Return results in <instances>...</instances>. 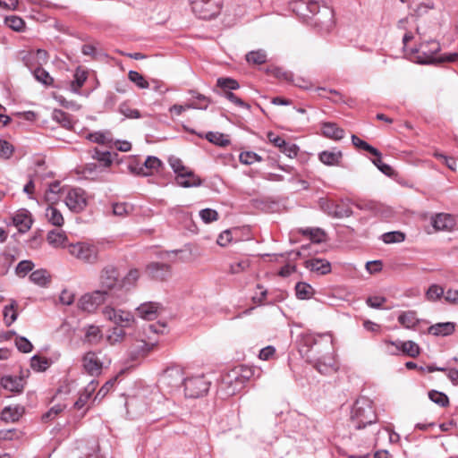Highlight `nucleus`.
I'll return each mask as SVG.
<instances>
[{
  "mask_svg": "<svg viewBox=\"0 0 458 458\" xmlns=\"http://www.w3.org/2000/svg\"><path fill=\"white\" fill-rule=\"evenodd\" d=\"M416 32L420 43L418 47L412 48L416 63L420 64H432L441 63H454L458 60V52L439 54L440 44L434 39L426 38V30L421 26H416Z\"/></svg>",
  "mask_w": 458,
  "mask_h": 458,
  "instance_id": "nucleus-1",
  "label": "nucleus"
},
{
  "mask_svg": "<svg viewBox=\"0 0 458 458\" xmlns=\"http://www.w3.org/2000/svg\"><path fill=\"white\" fill-rule=\"evenodd\" d=\"M377 414L372 400L360 396L352 406L350 421L357 430L364 429L377 422Z\"/></svg>",
  "mask_w": 458,
  "mask_h": 458,
  "instance_id": "nucleus-2",
  "label": "nucleus"
},
{
  "mask_svg": "<svg viewBox=\"0 0 458 458\" xmlns=\"http://www.w3.org/2000/svg\"><path fill=\"white\" fill-rule=\"evenodd\" d=\"M291 10L298 16L307 19L316 15H323L327 18V22L332 23L333 11L327 6H323L320 11V5L313 0H295L290 4Z\"/></svg>",
  "mask_w": 458,
  "mask_h": 458,
  "instance_id": "nucleus-3",
  "label": "nucleus"
},
{
  "mask_svg": "<svg viewBox=\"0 0 458 458\" xmlns=\"http://www.w3.org/2000/svg\"><path fill=\"white\" fill-rule=\"evenodd\" d=\"M168 163L176 174V182L183 188L200 186L202 182L199 177L194 174L193 171L184 166L182 161L176 157H170Z\"/></svg>",
  "mask_w": 458,
  "mask_h": 458,
  "instance_id": "nucleus-4",
  "label": "nucleus"
},
{
  "mask_svg": "<svg viewBox=\"0 0 458 458\" xmlns=\"http://www.w3.org/2000/svg\"><path fill=\"white\" fill-rule=\"evenodd\" d=\"M192 12L199 19L209 20L216 17L222 8V0H189Z\"/></svg>",
  "mask_w": 458,
  "mask_h": 458,
  "instance_id": "nucleus-5",
  "label": "nucleus"
},
{
  "mask_svg": "<svg viewBox=\"0 0 458 458\" xmlns=\"http://www.w3.org/2000/svg\"><path fill=\"white\" fill-rule=\"evenodd\" d=\"M183 386L185 397L199 398L208 392L210 381L204 375H199L185 378Z\"/></svg>",
  "mask_w": 458,
  "mask_h": 458,
  "instance_id": "nucleus-6",
  "label": "nucleus"
},
{
  "mask_svg": "<svg viewBox=\"0 0 458 458\" xmlns=\"http://www.w3.org/2000/svg\"><path fill=\"white\" fill-rule=\"evenodd\" d=\"M68 251L85 263L94 264L98 261V250L95 245L85 242L72 243L68 244Z\"/></svg>",
  "mask_w": 458,
  "mask_h": 458,
  "instance_id": "nucleus-7",
  "label": "nucleus"
},
{
  "mask_svg": "<svg viewBox=\"0 0 458 458\" xmlns=\"http://www.w3.org/2000/svg\"><path fill=\"white\" fill-rule=\"evenodd\" d=\"M102 313L105 318L113 322L115 327H130L134 322V317L130 311L106 306Z\"/></svg>",
  "mask_w": 458,
  "mask_h": 458,
  "instance_id": "nucleus-8",
  "label": "nucleus"
},
{
  "mask_svg": "<svg viewBox=\"0 0 458 458\" xmlns=\"http://www.w3.org/2000/svg\"><path fill=\"white\" fill-rule=\"evenodd\" d=\"M239 371H241V368L235 367L223 376L220 388L225 390L228 395L235 394L245 385Z\"/></svg>",
  "mask_w": 458,
  "mask_h": 458,
  "instance_id": "nucleus-9",
  "label": "nucleus"
},
{
  "mask_svg": "<svg viewBox=\"0 0 458 458\" xmlns=\"http://www.w3.org/2000/svg\"><path fill=\"white\" fill-rule=\"evenodd\" d=\"M108 293L105 290H97L90 293H86L79 301V308L86 312H93L107 298Z\"/></svg>",
  "mask_w": 458,
  "mask_h": 458,
  "instance_id": "nucleus-10",
  "label": "nucleus"
},
{
  "mask_svg": "<svg viewBox=\"0 0 458 458\" xmlns=\"http://www.w3.org/2000/svg\"><path fill=\"white\" fill-rule=\"evenodd\" d=\"M162 165L161 160L154 156H148L144 164H134L131 163L128 165L129 170L137 175L148 176L153 171H157L158 168Z\"/></svg>",
  "mask_w": 458,
  "mask_h": 458,
  "instance_id": "nucleus-11",
  "label": "nucleus"
},
{
  "mask_svg": "<svg viewBox=\"0 0 458 458\" xmlns=\"http://www.w3.org/2000/svg\"><path fill=\"white\" fill-rule=\"evenodd\" d=\"M65 204L72 212L82 211L87 206L85 191L81 188L71 189L65 197Z\"/></svg>",
  "mask_w": 458,
  "mask_h": 458,
  "instance_id": "nucleus-12",
  "label": "nucleus"
},
{
  "mask_svg": "<svg viewBox=\"0 0 458 458\" xmlns=\"http://www.w3.org/2000/svg\"><path fill=\"white\" fill-rule=\"evenodd\" d=\"M82 365L85 371L93 377H98L102 373L103 362L95 352H88L82 358Z\"/></svg>",
  "mask_w": 458,
  "mask_h": 458,
  "instance_id": "nucleus-13",
  "label": "nucleus"
},
{
  "mask_svg": "<svg viewBox=\"0 0 458 458\" xmlns=\"http://www.w3.org/2000/svg\"><path fill=\"white\" fill-rule=\"evenodd\" d=\"M146 273L152 279L165 281L171 277L172 267L168 264L150 262L146 267Z\"/></svg>",
  "mask_w": 458,
  "mask_h": 458,
  "instance_id": "nucleus-14",
  "label": "nucleus"
},
{
  "mask_svg": "<svg viewBox=\"0 0 458 458\" xmlns=\"http://www.w3.org/2000/svg\"><path fill=\"white\" fill-rule=\"evenodd\" d=\"M119 273L114 267L109 266L102 270L100 282L105 290L109 294V291L114 289L119 284Z\"/></svg>",
  "mask_w": 458,
  "mask_h": 458,
  "instance_id": "nucleus-15",
  "label": "nucleus"
},
{
  "mask_svg": "<svg viewBox=\"0 0 458 458\" xmlns=\"http://www.w3.org/2000/svg\"><path fill=\"white\" fill-rule=\"evenodd\" d=\"M387 344L395 347V352H391L392 354H398L399 352H402L407 356L415 358L420 355V346L413 341H397L393 342L389 341Z\"/></svg>",
  "mask_w": 458,
  "mask_h": 458,
  "instance_id": "nucleus-16",
  "label": "nucleus"
},
{
  "mask_svg": "<svg viewBox=\"0 0 458 458\" xmlns=\"http://www.w3.org/2000/svg\"><path fill=\"white\" fill-rule=\"evenodd\" d=\"M162 310V304L154 301L144 302L137 308L139 316L146 320L155 319Z\"/></svg>",
  "mask_w": 458,
  "mask_h": 458,
  "instance_id": "nucleus-17",
  "label": "nucleus"
},
{
  "mask_svg": "<svg viewBox=\"0 0 458 458\" xmlns=\"http://www.w3.org/2000/svg\"><path fill=\"white\" fill-rule=\"evenodd\" d=\"M161 380L165 385L172 388H176L183 385L185 378L183 377L182 371L179 368H172L165 371Z\"/></svg>",
  "mask_w": 458,
  "mask_h": 458,
  "instance_id": "nucleus-18",
  "label": "nucleus"
},
{
  "mask_svg": "<svg viewBox=\"0 0 458 458\" xmlns=\"http://www.w3.org/2000/svg\"><path fill=\"white\" fill-rule=\"evenodd\" d=\"M84 331V338L83 342L87 343L90 345H96L103 338V333L102 330L98 326L95 325H88L83 327Z\"/></svg>",
  "mask_w": 458,
  "mask_h": 458,
  "instance_id": "nucleus-19",
  "label": "nucleus"
},
{
  "mask_svg": "<svg viewBox=\"0 0 458 458\" xmlns=\"http://www.w3.org/2000/svg\"><path fill=\"white\" fill-rule=\"evenodd\" d=\"M305 267L310 271L317 272L319 275H327L331 271L329 261L322 259H310L305 261Z\"/></svg>",
  "mask_w": 458,
  "mask_h": 458,
  "instance_id": "nucleus-20",
  "label": "nucleus"
},
{
  "mask_svg": "<svg viewBox=\"0 0 458 458\" xmlns=\"http://www.w3.org/2000/svg\"><path fill=\"white\" fill-rule=\"evenodd\" d=\"M13 224L19 228V231L25 233L29 231L32 225L30 214L26 209L19 210L13 218Z\"/></svg>",
  "mask_w": 458,
  "mask_h": 458,
  "instance_id": "nucleus-21",
  "label": "nucleus"
},
{
  "mask_svg": "<svg viewBox=\"0 0 458 458\" xmlns=\"http://www.w3.org/2000/svg\"><path fill=\"white\" fill-rule=\"evenodd\" d=\"M402 3L406 4L408 7L412 10L417 17L422 16L428 10L434 8L431 1L425 2L424 0H400Z\"/></svg>",
  "mask_w": 458,
  "mask_h": 458,
  "instance_id": "nucleus-22",
  "label": "nucleus"
},
{
  "mask_svg": "<svg viewBox=\"0 0 458 458\" xmlns=\"http://www.w3.org/2000/svg\"><path fill=\"white\" fill-rule=\"evenodd\" d=\"M455 330L454 322L437 323L428 327V332L436 336H447L452 335Z\"/></svg>",
  "mask_w": 458,
  "mask_h": 458,
  "instance_id": "nucleus-23",
  "label": "nucleus"
},
{
  "mask_svg": "<svg viewBox=\"0 0 458 458\" xmlns=\"http://www.w3.org/2000/svg\"><path fill=\"white\" fill-rule=\"evenodd\" d=\"M342 152L340 150H324L319 153L318 157L320 162L327 165H337L342 158Z\"/></svg>",
  "mask_w": 458,
  "mask_h": 458,
  "instance_id": "nucleus-24",
  "label": "nucleus"
},
{
  "mask_svg": "<svg viewBox=\"0 0 458 458\" xmlns=\"http://www.w3.org/2000/svg\"><path fill=\"white\" fill-rule=\"evenodd\" d=\"M397 319L398 322L407 329L414 328L420 322L416 311L414 310L402 311Z\"/></svg>",
  "mask_w": 458,
  "mask_h": 458,
  "instance_id": "nucleus-25",
  "label": "nucleus"
},
{
  "mask_svg": "<svg viewBox=\"0 0 458 458\" xmlns=\"http://www.w3.org/2000/svg\"><path fill=\"white\" fill-rule=\"evenodd\" d=\"M322 133L324 136L339 140L344 137V131L338 127L335 123H324L322 124Z\"/></svg>",
  "mask_w": 458,
  "mask_h": 458,
  "instance_id": "nucleus-26",
  "label": "nucleus"
},
{
  "mask_svg": "<svg viewBox=\"0 0 458 458\" xmlns=\"http://www.w3.org/2000/svg\"><path fill=\"white\" fill-rule=\"evenodd\" d=\"M1 386L11 392L20 393L23 389L21 377L4 376L1 378Z\"/></svg>",
  "mask_w": 458,
  "mask_h": 458,
  "instance_id": "nucleus-27",
  "label": "nucleus"
},
{
  "mask_svg": "<svg viewBox=\"0 0 458 458\" xmlns=\"http://www.w3.org/2000/svg\"><path fill=\"white\" fill-rule=\"evenodd\" d=\"M47 240L48 243L55 248H68V245H66L67 236L62 231L51 230L47 233Z\"/></svg>",
  "mask_w": 458,
  "mask_h": 458,
  "instance_id": "nucleus-28",
  "label": "nucleus"
},
{
  "mask_svg": "<svg viewBox=\"0 0 458 458\" xmlns=\"http://www.w3.org/2000/svg\"><path fill=\"white\" fill-rule=\"evenodd\" d=\"M432 225L437 231L447 230L453 226L454 219L448 214H437L432 217Z\"/></svg>",
  "mask_w": 458,
  "mask_h": 458,
  "instance_id": "nucleus-29",
  "label": "nucleus"
},
{
  "mask_svg": "<svg viewBox=\"0 0 458 458\" xmlns=\"http://www.w3.org/2000/svg\"><path fill=\"white\" fill-rule=\"evenodd\" d=\"M98 382L96 380H91L87 386L84 388V391L80 394L78 400L74 403V407L78 410L84 407L87 403L92 394L95 392Z\"/></svg>",
  "mask_w": 458,
  "mask_h": 458,
  "instance_id": "nucleus-30",
  "label": "nucleus"
},
{
  "mask_svg": "<svg viewBox=\"0 0 458 458\" xmlns=\"http://www.w3.org/2000/svg\"><path fill=\"white\" fill-rule=\"evenodd\" d=\"M18 307V303L15 300L12 299L10 301V304L4 306L3 310L4 321L7 327H10L14 321H16L18 318V313L16 309Z\"/></svg>",
  "mask_w": 458,
  "mask_h": 458,
  "instance_id": "nucleus-31",
  "label": "nucleus"
},
{
  "mask_svg": "<svg viewBox=\"0 0 458 458\" xmlns=\"http://www.w3.org/2000/svg\"><path fill=\"white\" fill-rule=\"evenodd\" d=\"M352 214L353 212L351 208V203L349 200H341L339 202H335L333 218L341 219L344 217H349Z\"/></svg>",
  "mask_w": 458,
  "mask_h": 458,
  "instance_id": "nucleus-32",
  "label": "nucleus"
},
{
  "mask_svg": "<svg viewBox=\"0 0 458 458\" xmlns=\"http://www.w3.org/2000/svg\"><path fill=\"white\" fill-rule=\"evenodd\" d=\"M50 278L51 276L46 269L35 270L30 276V281L41 287L47 286L50 283Z\"/></svg>",
  "mask_w": 458,
  "mask_h": 458,
  "instance_id": "nucleus-33",
  "label": "nucleus"
},
{
  "mask_svg": "<svg viewBox=\"0 0 458 458\" xmlns=\"http://www.w3.org/2000/svg\"><path fill=\"white\" fill-rule=\"evenodd\" d=\"M23 411L21 407H5L1 413V419L6 422H15L21 417Z\"/></svg>",
  "mask_w": 458,
  "mask_h": 458,
  "instance_id": "nucleus-34",
  "label": "nucleus"
},
{
  "mask_svg": "<svg viewBox=\"0 0 458 458\" xmlns=\"http://www.w3.org/2000/svg\"><path fill=\"white\" fill-rule=\"evenodd\" d=\"M197 134L199 138L205 137L209 142L220 147H225L230 143V140L225 137V135L220 132L208 131L205 136H203L202 133Z\"/></svg>",
  "mask_w": 458,
  "mask_h": 458,
  "instance_id": "nucleus-35",
  "label": "nucleus"
},
{
  "mask_svg": "<svg viewBox=\"0 0 458 458\" xmlns=\"http://www.w3.org/2000/svg\"><path fill=\"white\" fill-rule=\"evenodd\" d=\"M52 118L65 129H71L72 127L71 114L64 112L63 110L55 109L52 114Z\"/></svg>",
  "mask_w": 458,
  "mask_h": 458,
  "instance_id": "nucleus-36",
  "label": "nucleus"
},
{
  "mask_svg": "<svg viewBox=\"0 0 458 458\" xmlns=\"http://www.w3.org/2000/svg\"><path fill=\"white\" fill-rule=\"evenodd\" d=\"M46 216L49 223L55 226H62L64 225V217L61 212L53 206L47 207L46 209Z\"/></svg>",
  "mask_w": 458,
  "mask_h": 458,
  "instance_id": "nucleus-37",
  "label": "nucleus"
},
{
  "mask_svg": "<svg viewBox=\"0 0 458 458\" xmlns=\"http://www.w3.org/2000/svg\"><path fill=\"white\" fill-rule=\"evenodd\" d=\"M125 327H114L110 330V334L106 336V341L109 344L114 345L122 343L125 338Z\"/></svg>",
  "mask_w": 458,
  "mask_h": 458,
  "instance_id": "nucleus-38",
  "label": "nucleus"
},
{
  "mask_svg": "<svg viewBox=\"0 0 458 458\" xmlns=\"http://www.w3.org/2000/svg\"><path fill=\"white\" fill-rule=\"evenodd\" d=\"M202 109L206 110L208 108V105H202V104H196V103H191L186 105H174L169 108V112L171 114H174L177 116L181 115L182 112H184L187 109Z\"/></svg>",
  "mask_w": 458,
  "mask_h": 458,
  "instance_id": "nucleus-39",
  "label": "nucleus"
},
{
  "mask_svg": "<svg viewBox=\"0 0 458 458\" xmlns=\"http://www.w3.org/2000/svg\"><path fill=\"white\" fill-rule=\"evenodd\" d=\"M216 86L225 91L235 90L240 88L239 82L230 77H220L216 80Z\"/></svg>",
  "mask_w": 458,
  "mask_h": 458,
  "instance_id": "nucleus-40",
  "label": "nucleus"
},
{
  "mask_svg": "<svg viewBox=\"0 0 458 458\" xmlns=\"http://www.w3.org/2000/svg\"><path fill=\"white\" fill-rule=\"evenodd\" d=\"M380 238L386 244L400 243L405 240V234L401 231H393L383 233Z\"/></svg>",
  "mask_w": 458,
  "mask_h": 458,
  "instance_id": "nucleus-41",
  "label": "nucleus"
},
{
  "mask_svg": "<svg viewBox=\"0 0 458 458\" xmlns=\"http://www.w3.org/2000/svg\"><path fill=\"white\" fill-rule=\"evenodd\" d=\"M33 75L38 82L45 86H52L54 83V79L50 76L48 72H47L42 67H37L34 69Z\"/></svg>",
  "mask_w": 458,
  "mask_h": 458,
  "instance_id": "nucleus-42",
  "label": "nucleus"
},
{
  "mask_svg": "<svg viewBox=\"0 0 458 458\" xmlns=\"http://www.w3.org/2000/svg\"><path fill=\"white\" fill-rule=\"evenodd\" d=\"M246 61L252 64H263L267 62V54L261 49L250 51L246 55Z\"/></svg>",
  "mask_w": 458,
  "mask_h": 458,
  "instance_id": "nucleus-43",
  "label": "nucleus"
},
{
  "mask_svg": "<svg viewBox=\"0 0 458 458\" xmlns=\"http://www.w3.org/2000/svg\"><path fill=\"white\" fill-rule=\"evenodd\" d=\"M445 289L439 284H431L426 292V298L430 301H437L444 297Z\"/></svg>",
  "mask_w": 458,
  "mask_h": 458,
  "instance_id": "nucleus-44",
  "label": "nucleus"
},
{
  "mask_svg": "<svg viewBox=\"0 0 458 458\" xmlns=\"http://www.w3.org/2000/svg\"><path fill=\"white\" fill-rule=\"evenodd\" d=\"M301 234L310 236L314 242L319 243L325 240L326 233L320 228H306L301 230Z\"/></svg>",
  "mask_w": 458,
  "mask_h": 458,
  "instance_id": "nucleus-45",
  "label": "nucleus"
},
{
  "mask_svg": "<svg viewBox=\"0 0 458 458\" xmlns=\"http://www.w3.org/2000/svg\"><path fill=\"white\" fill-rule=\"evenodd\" d=\"M312 287L304 282H299L295 285L296 296L301 300L310 299L312 295Z\"/></svg>",
  "mask_w": 458,
  "mask_h": 458,
  "instance_id": "nucleus-46",
  "label": "nucleus"
},
{
  "mask_svg": "<svg viewBox=\"0 0 458 458\" xmlns=\"http://www.w3.org/2000/svg\"><path fill=\"white\" fill-rule=\"evenodd\" d=\"M352 142L356 148L366 150L373 156L379 155L378 149H377L373 146L369 145L366 141L362 140L361 139H360L358 136H356L354 134L352 135Z\"/></svg>",
  "mask_w": 458,
  "mask_h": 458,
  "instance_id": "nucleus-47",
  "label": "nucleus"
},
{
  "mask_svg": "<svg viewBox=\"0 0 458 458\" xmlns=\"http://www.w3.org/2000/svg\"><path fill=\"white\" fill-rule=\"evenodd\" d=\"M4 23L14 31H21L25 26L24 21L21 17L15 15L6 16Z\"/></svg>",
  "mask_w": 458,
  "mask_h": 458,
  "instance_id": "nucleus-48",
  "label": "nucleus"
},
{
  "mask_svg": "<svg viewBox=\"0 0 458 458\" xmlns=\"http://www.w3.org/2000/svg\"><path fill=\"white\" fill-rule=\"evenodd\" d=\"M428 398L435 403L441 407H446L449 404V399L447 395L442 392L437 390H431L428 392Z\"/></svg>",
  "mask_w": 458,
  "mask_h": 458,
  "instance_id": "nucleus-49",
  "label": "nucleus"
},
{
  "mask_svg": "<svg viewBox=\"0 0 458 458\" xmlns=\"http://www.w3.org/2000/svg\"><path fill=\"white\" fill-rule=\"evenodd\" d=\"M87 78V72L81 69H77L74 73V80L72 82V90L77 92L84 85Z\"/></svg>",
  "mask_w": 458,
  "mask_h": 458,
  "instance_id": "nucleus-50",
  "label": "nucleus"
},
{
  "mask_svg": "<svg viewBox=\"0 0 458 458\" xmlns=\"http://www.w3.org/2000/svg\"><path fill=\"white\" fill-rule=\"evenodd\" d=\"M113 214L119 217H124L132 212L133 207L127 203H114L112 206Z\"/></svg>",
  "mask_w": 458,
  "mask_h": 458,
  "instance_id": "nucleus-51",
  "label": "nucleus"
},
{
  "mask_svg": "<svg viewBox=\"0 0 458 458\" xmlns=\"http://www.w3.org/2000/svg\"><path fill=\"white\" fill-rule=\"evenodd\" d=\"M128 78L140 89H148L149 87V83L146 81V79L136 71H130L128 73Z\"/></svg>",
  "mask_w": 458,
  "mask_h": 458,
  "instance_id": "nucleus-52",
  "label": "nucleus"
},
{
  "mask_svg": "<svg viewBox=\"0 0 458 458\" xmlns=\"http://www.w3.org/2000/svg\"><path fill=\"white\" fill-rule=\"evenodd\" d=\"M49 366L47 359L34 355L30 359V367L36 371H45Z\"/></svg>",
  "mask_w": 458,
  "mask_h": 458,
  "instance_id": "nucleus-53",
  "label": "nucleus"
},
{
  "mask_svg": "<svg viewBox=\"0 0 458 458\" xmlns=\"http://www.w3.org/2000/svg\"><path fill=\"white\" fill-rule=\"evenodd\" d=\"M240 162L244 165H252L255 162H260L262 157L252 151L242 152L239 156Z\"/></svg>",
  "mask_w": 458,
  "mask_h": 458,
  "instance_id": "nucleus-54",
  "label": "nucleus"
},
{
  "mask_svg": "<svg viewBox=\"0 0 458 458\" xmlns=\"http://www.w3.org/2000/svg\"><path fill=\"white\" fill-rule=\"evenodd\" d=\"M92 157L105 167L110 166L113 162L111 158V153L109 151H100L98 149H95Z\"/></svg>",
  "mask_w": 458,
  "mask_h": 458,
  "instance_id": "nucleus-55",
  "label": "nucleus"
},
{
  "mask_svg": "<svg viewBox=\"0 0 458 458\" xmlns=\"http://www.w3.org/2000/svg\"><path fill=\"white\" fill-rule=\"evenodd\" d=\"M119 112L130 119H139L141 117L140 111L131 108L127 103H122L119 106Z\"/></svg>",
  "mask_w": 458,
  "mask_h": 458,
  "instance_id": "nucleus-56",
  "label": "nucleus"
},
{
  "mask_svg": "<svg viewBox=\"0 0 458 458\" xmlns=\"http://www.w3.org/2000/svg\"><path fill=\"white\" fill-rule=\"evenodd\" d=\"M335 202L332 199L321 198L318 201L320 209L327 216L334 217V209Z\"/></svg>",
  "mask_w": 458,
  "mask_h": 458,
  "instance_id": "nucleus-57",
  "label": "nucleus"
},
{
  "mask_svg": "<svg viewBox=\"0 0 458 458\" xmlns=\"http://www.w3.org/2000/svg\"><path fill=\"white\" fill-rule=\"evenodd\" d=\"M34 268V263L31 260L24 259L18 263L15 272L18 276H25Z\"/></svg>",
  "mask_w": 458,
  "mask_h": 458,
  "instance_id": "nucleus-58",
  "label": "nucleus"
},
{
  "mask_svg": "<svg viewBox=\"0 0 458 458\" xmlns=\"http://www.w3.org/2000/svg\"><path fill=\"white\" fill-rule=\"evenodd\" d=\"M15 345L17 349L23 353L30 352L33 348L32 344L24 336H17Z\"/></svg>",
  "mask_w": 458,
  "mask_h": 458,
  "instance_id": "nucleus-59",
  "label": "nucleus"
},
{
  "mask_svg": "<svg viewBox=\"0 0 458 458\" xmlns=\"http://www.w3.org/2000/svg\"><path fill=\"white\" fill-rule=\"evenodd\" d=\"M199 216L203 222L208 224L218 219V213L215 209L204 208L199 211Z\"/></svg>",
  "mask_w": 458,
  "mask_h": 458,
  "instance_id": "nucleus-60",
  "label": "nucleus"
},
{
  "mask_svg": "<svg viewBox=\"0 0 458 458\" xmlns=\"http://www.w3.org/2000/svg\"><path fill=\"white\" fill-rule=\"evenodd\" d=\"M375 158L372 159V163L386 175H391L393 174V168L382 162L381 153L379 152L378 156H374Z\"/></svg>",
  "mask_w": 458,
  "mask_h": 458,
  "instance_id": "nucleus-61",
  "label": "nucleus"
},
{
  "mask_svg": "<svg viewBox=\"0 0 458 458\" xmlns=\"http://www.w3.org/2000/svg\"><path fill=\"white\" fill-rule=\"evenodd\" d=\"M224 97L226 99H228L230 102L233 103L234 105H236L242 108H245L247 110L250 109V106L248 103L244 102L242 99L238 98L234 93H233L231 91H225L224 93Z\"/></svg>",
  "mask_w": 458,
  "mask_h": 458,
  "instance_id": "nucleus-62",
  "label": "nucleus"
},
{
  "mask_svg": "<svg viewBox=\"0 0 458 458\" xmlns=\"http://www.w3.org/2000/svg\"><path fill=\"white\" fill-rule=\"evenodd\" d=\"M279 149L290 158L295 157L299 151V148L296 144L287 141H284V145H283Z\"/></svg>",
  "mask_w": 458,
  "mask_h": 458,
  "instance_id": "nucleus-63",
  "label": "nucleus"
},
{
  "mask_svg": "<svg viewBox=\"0 0 458 458\" xmlns=\"http://www.w3.org/2000/svg\"><path fill=\"white\" fill-rule=\"evenodd\" d=\"M13 153V147L11 143L0 139V157L8 159Z\"/></svg>",
  "mask_w": 458,
  "mask_h": 458,
  "instance_id": "nucleus-64",
  "label": "nucleus"
}]
</instances>
